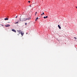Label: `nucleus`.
<instances>
[{
	"instance_id": "f257e3e1",
	"label": "nucleus",
	"mask_w": 77,
	"mask_h": 77,
	"mask_svg": "<svg viewBox=\"0 0 77 77\" xmlns=\"http://www.w3.org/2000/svg\"><path fill=\"white\" fill-rule=\"evenodd\" d=\"M23 21H26V20H30V18H23Z\"/></svg>"
},
{
	"instance_id": "f03ea898",
	"label": "nucleus",
	"mask_w": 77,
	"mask_h": 77,
	"mask_svg": "<svg viewBox=\"0 0 77 77\" xmlns=\"http://www.w3.org/2000/svg\"><path fill=\"white\" fill-rule=\"evenodd\" d=\"M5 26L6 27H10V25L9 24H7L5 25Z\"/></svg>"
},
{
	"instance_id": "7ed1b4c3",
	"label": "nucleus",
	"mask_w": 77,
	"mask_h": 77,
	"mask_svg": "<svg viewBox=\"0 0 77 77\" xmlns=\"http://www.w3.org/2000/svg\"><path fill=\"white\" fill-rule=\"evenodd\" d=\"M12 31L13 32H15V33H16V30L14 29H13L12 30Z\"/></svg>"
},
{
	"instance_id": "20e7f679",
	"label": "nucleus",
	"mask_w": 77,
	"mask_h": 77,
	"mask_svg": "<svg viewBox=\"0 0 77 77\" xmlns=\"http://www.w3.org/2000/svg\"><path fill=\"white\" fill-rule=\"evenodd\" d=\"M37 3L36 2H35V1H33V2H32V4H35V3Z\"/></svg>"
},
{
	"instance_id": "39448f33",
	"label": "nucleus",
	"mask_w": 77,
	"mask_h": 77,
	"mask_svg": "<svg viewBox=\"0 0 77 77\" xmlns=\"http://www.w3.org/2000/svg\"><path fill=\"white\" fill-rule=\"evenodd\" d=\"M20 32V33L22 35V36H23V35H24V33L23 32Z\"/></svg>"
},
{
	"instance_id": "423d86ee",
	"label": "nucleus",
	"mask_w": 77,
	"mask_h": 77,
	"mask_svg": "<svg viewBox=\"0 0 77 77\" xmlns=\"http://www.w3.org/2000/svg\"><path fill=\"white\" fill-rule=\"evenodd\" d=\"M58 26L59 27V29H61V27H60V26L59 25H58Z\"/></svg>"
},
{
	"instance_id": "0eeeda50",
	"label": "nucleus",
	"mask_w": 77,
	"mask_h": 77,
	"mask_svg": "<svg viewBox=\"0 0 77 77\" xmlns=\"http://www.w3.org/2000/svg\"><path fill=\"white\" fill-rule=\"evenodd\" d=\"M19 21H20V20H19L18 21H17V22L16 23H15V24H18V23H19Z\"/></svg>"
},
{
	"instance_id": "6e6552de",
	"label": "nucleus",
	"mask_w": 77,
	"mask_h": 77,
	"mask_svg": "<svg viewBox=\"0 0 77 77\" xmlns=\"http://www.w3.org/2000/svg\"><path fill=\"white\" fill-rule=\"evenodd\" d=\"M44 18L45 19V18H48V16H46L45 17H44Z\"/></svg>"
},
{
	"instance_id": "1a4fd4ad",
	"label": "nucleus",
	"mask_w": 77,
	"mask_h": 77,
	"mask_svg": "<svg viewBox=\"0 0 77 77\" xmlns=\"http://www.w3.org/2000/svg\"><path fill=\"white\" fill-rule=\"evenodd\" d=\"M5 20V21L6 20H9V19L8 18H5L4 19Z\"/></svg>"
},
{
	"instance_id": "9d476101",
	"label": "nucleus",
	"mask_w": 77,
	"mask_h": 77,
	"mask_svg": "<svg viewBox=\"0 0 77 77\" xmlns=\"http://www.w3.org/2000/svg\"><path fill=\"white\" fill-rule=\"evenodd\" d=\"M18 32H19V34H20V32H21V30H18L17 31Z\"/></svg>"
},
{
	"instance_id": "9b49d317",
	"label": "nucleus",
	"mask_w": 77,
	"mask_h": 77,
	"mask_svg": "<svg viewBox=\"0 0 77 77\" xmlns=\"http://www.w3.org/2000/svg\"><path fill=\"white\" fill-rule=\"evenodd\" d=\"M3 25L2 24H0V27L2 26H3Z\"/></svg>"
},
{
	"instance_id": "f8f14e48",
	"label": "nucleus",
	"mask_w": 77,
	"mask_h": 77,
	"mask_svg": "<svg viewBox=\"0 0 77 77\" xmlns=\"http://www.w3.org/2000/svg\"><path fill=\"white\" fill-rule=\"evenodd\" d=\"M44 14V13L43 12V14H41V15H43Z\"/></svg>"
},
{
	"instance_id": "ddd939ff",
	"label": "nucleus",
	"mask_w": 77,
	"mask_h": 77,
	"mask_svg": "<svg viewBox=\"0 0 77 77\" xmlns=\"http://www.w3.org/2000/svg\"><path fill=\"white\" fill-rule=\"evenodd\" d=\"M28 2V3H30V1H29Z\"/></svg>"
},
{
	"instance_id": "4468645a",
	"label": "nucleus",
	"mask_w": 77,
	"mask_h": 77,
	"mask_svg": "<svg viewBox=\"0 0 77 77\" xmlns=\"http://www.w3.org/2000/svg\"><path fill=\"white\" fill-rule=\"evenodd\" d=\"M36 19L37 20H38V17H36Z\"/></svg>"
},
{
	"instance_id": "2eb2a0df",
	"label": "nucleus",
	"mask_w": 77,
	"mask_h": 77,
	"mask_svg": "<svg viewBox=\"0 0 77 77\" xmlns=\"http://www.w3.org/2000/svg\"><path fill=\"white\" fill-rule=\"evenodd\" d=\"M25 24L26 25H27V23H25Z\"/></svg>"
},
{
	"instance_id": "dca6fc26",
	"label": "nucleus",
	"mask_w": 77,
	"mask_h": 77,
	"mask_svg": "<svg viewBox=\"0 0 77 77\" xmlns=\"http://www.w3.org/2000/svg\"><path fill=\"white\" fill-rule=\"evenodd\" d=\"M36 14H37V12H35V15H36Z\"/></svg>"
},
{
	"instance_id": "f3484780",
	"label": "nucleus",
	"mask_w": 77,
	"mask_h": 77,
	"mask_svg": "<svg viewBox=\"0 0 77 77\" xmlns=\"http://www.w3.org/2000/svg\"><path fill=\"white\" fill-rule=\"evenodd\" d=\"M20 21H21V18H20Z\"/></svg>"
},
{
	"instance_id": "a211bd4d",
	"label": "nucleus",
	"mask_w": 77,
	"mask_h": 77,
	"mask_svg": "<svg viewBox=\"0 0 77 77\" xmlns=\"http://www.w3.org/2000/svg\"><path fill=\"white\" fill-rule=\"evenodd\" d=\"M16 18H17V16L16 17Z\"/></svg>"
},
{
	"instance_id": "6ab92c4d",
	"label": "nucleus",
	"mask_w": 77,
	"mask_h": 77,
	"mask_svg": "<svg viewBox=\"0 0 77 77\" xmlns=\"http://www.w3.org/2000/svg\"><path fill=\"white\" fill-rule=\"evenodd\" d=\"M36 20H37V19H36L35 21H36Z\"/></svg>"
},
{
	"instance_id": "aec40b11",
	"label": "nucleus",
	"mask_w": 77,
	"mask_h": 77,
	"mask_svg": "<svg viewBox=\"0 0 77 77\" xmlns=\"http://www.w3.org/2000/svg\"><path fill=\"white\" fill-rule=\"evenodd\" d=\"M75 39H76V38L74 37Z\"/></svg>"
},
{
	"instance_id": "412c9836",
	"label": "nucleus",
	"mask_w": 77,
	"mask_h": 77,
	"mask_svg": "<svg viewBox=\"0 0 77 77\" xmlns=\"http://www.w3.org/2000/svg\"><path fill=\"white\" fill-rule=\"evenodd\" d=\"M26 34H27V33H26Z\"/></svg>"
},
{
	"instance_id": "4be33fe9",
	"label": "nucleus",
	"mask_w": 77,
	"mask_h": 77,
	"mask_svg": "<svg viewBox=\"0 0 77 77\" xmlns=\"http://www.w3.org/2000/svg\"><path fill=\"white\" fill-rule=\"evenodd\" d=\"M29 6H31V5Z\"/></svg>"
},
{
	"instance_id": "5701e85b",
	"label": "nucleus",
	"mask_w": 77,
	"mask_h": 77,
	"mask_svg": "<svg viewBox=\"0 0 77 77\" xmlns=\"http://www.w3.org/2000/svg\"><path fill=\"white\" fill-rule=\"evenodd\" d=\"M18 35H19V34H18Z\"/></svg>"
}]
</instances>
